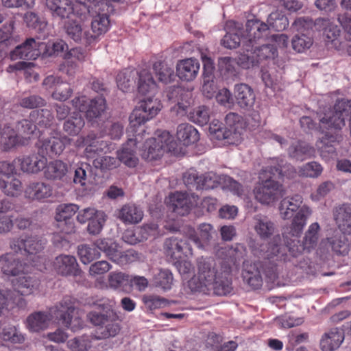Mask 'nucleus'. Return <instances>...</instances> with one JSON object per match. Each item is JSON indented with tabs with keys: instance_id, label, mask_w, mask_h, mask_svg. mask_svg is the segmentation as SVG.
I'll return each mask as SVG.
<instances>
[{
	"instance_id": "obj_1",
	"label": "nucleus",
	"mask_w": 351,
	"mask_h": 351,
	"mask_svg": "<svg viewBox=\"0 0 351 351\" xmlns=\"http://www.w3.org/2000/svg\"><path fill=\"white\" fill-rule=\"evenodd\" d=\"M246 249L241 244L221 247L216 255L221 260L220 271L215 261L210 257L197 259V275L189 282L192 291L217 295H226L232 291L231 272L232 267L237 268L245 254Z\"/></svg>"
},
{
	"instance_id": "obj_2",
	"label": "nucleus",
	"mask_w": 351,
	"mask_h": 351,
	"mask_svg": "<svg viewBox=\"0 0 351 351\" xmlns=\"http://www.w3.org/2000/svg\"><path fill=\"white\" fill-rule=\"evenodd\" d=\"M162 104L158 99L147 97L138 103L130 115V126L128 132L134 137L128 138L121 149L117 152V158L129 167H135L138 164L136 156L137 143L142 138L141 134L145 133V123L155 117L161 110Z\"/></svg>"
},
{
	"instance_id": "obj_3",
	"label": "nucleus",
	"mask_w": 351,
	"mask_h": 351,
	"mask_svg": "<svg viewBox=\"0 0 351 351\" xmlns=\"http://www.w3.org/2000/svg\"><path fill=\"white\" fill-rule=\"evenodd\" d=\"M77 300L70 295L64 296L48 312L37 311L30 314L26 319L27 328L31 332H40L48 327L49 322L55 318L63 326L76 331L84 326L83 321L76 315Z\"/></svg>"
},
{
	"instance_id": "obj_4",
	"label": "nucleus",
	"mask_w": 351,
	"mask_h": 351,
	"mask_svg": "<svg viewBox=\"0 0 351 351\" xmlns=\"http://www.w3.org/2000/svg\"><path fill=\"white\" fill-rule=\"evenodd\" d=\"M283 176L281 167H271L268 170H263L253 190L255 199L267 205L278 201L283 195V185L278 180L282 179Z\"/></svg>"
},
{
	"instance_id": "obj_5",
	"label": "nucleus",
	"mask_w": 351,
	"mask_h": 351,
	"mask_svg": "<svg viewBox=\"0 0 351 351\" xmlns=\"http://www.w3.org/2000/svg\"><path fill=\"white\" fill-rule=\"evenodd\" d=\"M45 242L37 236H21L13 239L10 242V248L21 254H28L32 261V267L43 271L47 269V258L40 253L44 249Z\"/></svg>"
},
{
	"instance_id": "obj_6",
	"label": "nucleus",
	"mask_w": 351,
	"mask_h": 351,
	"mask_svg": "<svg viewBox=\"0 0 351 351\" xmlns=\"http://www.w3.org/2000/svg\"><path fill=\"white\" fill-rule=\"evenodd\" d=\"M348 120L351 135V100L339 99L332 108H329L323 116L319 117V130L324 133L326 130L339 131L346 125V119Z\"/></svg>"
},
{
	"instance_id": "obj_7",
	"label": "nucleus",
	"mask_w": 351,
	"mask_h": 351,
	"mask_svg": "<svg viewBox=\"0 0 351 351\" xmlns=\"http://www.w3.org/2000/svg\"><path fill=\"white\" fill-rule=\"evenodd\" d=\"M165 152L173 155L179 153L177 142L173 136L166 130H157L156 137L149 138L145 143L142 157L147 161L160 159Z\"/></svg>"
},
{
	"instance_id": "obj_8",
	"label": "nucleus",
	"mask_w": 351,
	"mask_h": 351,
	"mask_svg": "<svg viewBox=\"0 0 351 351\" xmlns=\"http://www.w3.org/2000/svg\"><path fill=\"white\" fill-rule=\"evenodd\" d=\"M138 76V90L142 95L154 93L156 90V84L149 71L143 69L139 73L134 70L124 69L120 71L116 77L118 88L123 92H128L135 84L136 76Z\"/></svg>"
},
{
	"instance_id": "obj_9",
	"label": "nucleus",
	"mask_w": 351,
	"mask_h": 351,
	"mask_svg": "<svg viewBox=\"0 0 351 351\" xmlns=\"http://www.w3.org/2000/svg\"><path fill=\"white\" fill-rule=\"evenodd\" d=\"M97 245L108 259L121 267L137 262L141 258L136 250L129 249L122 251L118 244L111 239H99Z\"/></svg>"
},
{
	"instance_id": "obj_10",
	"label": "nucleus",
	"mask_w": 351,
	"mask_h": 351,
	"mask_svg": "<svg viewBox=\"0 0 351 351\" xmlns=\"http://www.w3.org/2000/svg\"><path fill=\"white\" fill-rule=\"evenodd\" d=\"M46 7L53 17L60 19H70L72 16H75L84 20L88 10L84 4L72 0H48Z\"/></svg>"
},
{
	"instance_id": "obj_11",
	"label": "nucleus",
	"mask_w": 351,
	"mask_h": 351,
	"mask_svg": "<svg viewBox=\"0 0 351 351\" xmlns=\"http://www.w3.org/2000/svg\"><path fill=\"white\" fill-rule=\"evenodd\" d=\"M320 226L317 222L311 223L304 234L302 241L287 239V249L291 256H297L304 251L308 252L316 248L319 239Z\"/></svg>"
},
{
	"instance_id": "obj_12",
	"label": "nucleus",
	"mask_w": 351,
	"mask_h": 351,
	"mask_svg": "<svg viewBox=\"0 0 351 351\" xmlns=\"http://www.w3.org/2000/svg\"><path fill=\"white\" fill-rule=\"evenodd\" d=\"M249 49V52L244 50L239 56L237 60V64L245 69L257 66L261 61L274 58L277 55V49L274 45H263L259 47Z\"/></svg>"
},
{
	"instance_id": "obj_13",
	"label": "nucleus",
	"mask_w": 351,
	"mask_h": 351,
	"mask_svg": "<svg viewBox=\"0 0 351 351\" xmlns=\"http://www.w3.org/2000/svg\"><path fill=\"white\" fill-rule=\"evenodd\" d=\"M110 9L99 8L89 13L92 16L91 32H86L85 45H89L99 40L101 36L104 35L110 29Z\"/></svg>"
},
{
	"instance_id": "obj_14",
	"label": "nucleus",
	"mask_w": 351,
	"mask_h": 351,
	"mask_svg": "<svg viewBox=\"0 0 351 351\" xmlns=\"http://www.w3.org/2000/svg\"><path fill=\"white\" fill-rule=\"evenodd\" d=\"M74 108L84 112L88 121L99 117L106 110V101L102 96L89 99L85 95L75 97L71 101Z\"/></svg>"
},
{
	"instance_id": "obj_15",
	"label": "nucleus",
	"mask_w": 351,
	"mask_h": 351,
	"mask_svg": "<svg viewBox=\"0 0 351 351\" xmlns=\"http://www.w3.org/2000/svg\"><path fill=\"white\" fill-rule=\"evenodd\" d=\"M268 25L259 20H248L245 24V34L243 35V49L249 52L258 41L267 39L269 36Z\"/></svg>"
},
{
	"instance_id": "obj_16",
	"label": "nucleus",
	"mask_w": 351,
	"mask_h": 351,
	"mask_svg": "<svg viewBox=\"0 0 351 351\" xmlns=\"http://www.w3.org/2000/svg\"><path fill=\"white\" fill-rule=\"evenodd\" d=\"M83 142L85 146L84 154L89 160H94L99 154L111 152L115 149V144L104 141L93 133L84 137Z\"/></svg>"
},
{
	"instance_id": "obj_17",
	"label": "nucleus",
	"mask_w": 351,
	"mask_h": 351,
	"mask_svg": "<svg viewBox=\"0 0 351 351\" xmlns=\"http://www.w3.org/2000/svg\"><path fill=\"white\" fill-rule=\"evenodd\" d=\"M44 43L37 42L34 38H27L21 45H18L10 52V58L13 60L17 59L36 60L46 49Z\"/></svg>"
},
{
	"instance_id": "obj_18",
	"label": "nucleus",
	"mask_w": 351,
	"mask_h": 351,
	"mask_svg": "<svg viewBox=\"0 0 351 351\" xmlns=\"http://www.w3.org/2000/svg\"><path fill=\"white\" fill-rule=\"evenodd\" d=\"M56 134V136H52L38 140L37 147L42 152L59 156L63 152L66 145H71L72 139L70 137L66 135L62 136L60 132H57Z\"/></svg>"
},
{
	"instance_id": "obj_19",
	"label": "nucleus",
	"mask_w": 351,
	"mask_h": 351,
	"mask_svg": "<svg viewBox=\"0 0 351 351\" xmlns=\"http://www.w3.org/2000/svg\"><path fill=\"white\" fill-rule=\"evenodd\" d=\"M21 171L27 173H38L43 171L47 165V158L43 154L32 153L15 158Z\"/></svg>"
},
{
	"instance_id": "obj_20",
	"label": "nucleus",
	"mask_w": 351,
	"mask_h": 351,
	"mask_svg": "<svg viewBox=\"0 0 351 351\" xmlns=\"http://www.w3.org/2000/svg\"><path fill=\"white\" fill-rule=\"evenodd\" d=\"M164 248L167 256L176 262L193 254L192 247L186 241L177 237L167 239Z\"/></svg>"
},
{
	"instance_id": "obj_21",
	"label": "nucleus",
	"mask_w": 351,
	"mask_h": 351,
	"mask_svg": "<svg viewBox=\"0 0 351 351\" xmlns=\"http://www.w3.org/2000/svg\"><path fill=\"white\" fill-rule=\"evenodd\" d=\"M55 271L62 276H77L81 273L79 265L74 256L60 254L52 263Z\"/></svg>"
},
{
	"instance_id": "obj_22",
	"label": "nucleus",
	"mask_w": 351,
	"mask_h": 351,
	"mask_svg": "<svg viewBox=\"0 0 351 351\" xmlns=\"http://www.w3.org/2000/svg\"><path fill=\"white\" fill-rule=\"evenodd\" d=\"M19 253L9 252L0 256V269L3 274L16 276L26 271V268H29L28 265L21 261Z\"/></svg>"
},
{
	"instance_id": "obj_23",
	"label": "nucleus",
	"mask_w": 351,
	"mask_h": 351,
	"mask_svg": "<svg viewBox=\"0 0 351 351\" xmlns=\"http://www.w3.org/2000/svg\"><path fill=\"white\" fill-rule=\"evenodd\" d=\"M14 289L22 295L32 294L39 286L40 281L34 275L32 276V271L29 273V268L26 271L21 272L19 277L12 281Z\"/></svg>"
},
{
	"instance_id": "obj_24",
	"label": "nucleus",
	"mask_w": 351,
	"mask_h": 351,
	"mask_svg": "<svg viewBox=\"0 0 351 351\" xmlns=\"http://www.w3.org/2000/svg\"><path fill=\"white\" fill-rule=\"evenodd\" d=\"M315 30L324 32L326 42L331 43L336 49H339L341 42L339 40L341 30L339 27L332 23L329 19L318 18L315 24Z\"/></svg>"
},
{
	"instance_id": "obj_25",
	"label": "nucleus",
	"mask_w": 351,
	"mask_h": 351,
	"mask_svg": "<svg viewBox=\"0 0 351 351\" xmlns=\"http://www.w3.org/2000/svg\"><path fill=\"white\" fill-rule=\"evenodd\" d=\"M345 335L342 329L335 327L325 332L319 341L322 351H336L343 343Z\"/></svg>"
},
{
	"instance_id": "obj_26",
	"label": "nucleus",
	"mask_w": 351,
	"mask_h": 351,
	"mask_svg": "<svg viewBox=\"0 0 351 351\" xmlns=\"http://www.w3.org/2000/svg\"><path fill=\"white\" fill-rule=\"evenodd\" d=\"M200 64L199 61L193 58L179 60L176 65L177 76L185 82L194 80L199 73Z\"/></svg>"
},
{
	"instance_id": "obj_27",
	"label": "nucleus",
	"mask_w": 351,
	"mask_h": 351,
	"mask_svg": "<svg viewBox=\"0 0 351 351\" xmlns=\"http://www.w3.org/2000/svg\"><path fill=\"white\" fill-rule=\"evenodd\" d=\"M53 187L51 184L43 182L30 183L25 190V196L31 200L46 202L53 195Z\"/></svg>"
},
{
	"instance_id": "obj_28",
	"label": "nucleus",
	"mask_w": 351,
	"mask_h": 351,
	"mask_svg": "<svg viewBox=\"0 0 351 351\" xmlns=\"http://www.w3.org/2000/svg\"><path fill=\"white\" fill-rule=\"evenodd\" d=\"M183 181L188 188L197 190H208L215 186V183L210 178L203 175L199 176L194 169H190L184 173Z\"/></svg>"
},
{
	"instance_id": "obj_29",
	"label": "nucleus",
	"mask_w": 351,
	"mask_h": 351,
	"mask_svg": "<svg viewBox=\"0 0 351 351\" xmlns=\"http://www.w3.org/2000/svg\"><path fill=\"white\" fill-rule=\"evenodd\" d=\"M213 226L209 223H202L199 226L197 233L193 228H189L186 232V237L192 241L197 247L204 248L211 239Z\"/></svg>"
},
{
	"instance_id": "obj_30",
	"label": "nucleus",
	"mask_w": 351,
	"mask_h": 351,
	"mask_svg": "<svg viewBox=\"0 0 351 351\" xmlns=\"http://www.w3.org/2000/svg\"><path fill=\"white\" fill-rule=\"evenodd\" d=\"M234 97L237 104L243 108L252 107L256 99L253 89L249 85L244 83L235 85Z\"/></svg>"
},
{
	"instance_id": "obj_31",
	"label": "nucleus",
	"mask_w": 351,
	"mask_h": 351,
	"mask_svg": "<svg viewBox=\"0 0 351 351\" xmlns=\"http://www.w3.org/2000/svg\"><path fill=\"white\" fill-rule=\"evenodd\" d=\"M169 204L173 211L181 216L187 215L193 206L188 195L178 191L169 196Z\"/></svg>"
},
{
	"instance_id": "obj_32",
	"label": "nucleus",
	"mask_w": 351,
	"mask_h": 351,
	"mask_svg": "<svg viewBox=\"0 0 351 351\" xmlns=\"http://www.w3.org/2000/svg\"><path fill=\"white\" fill-rule=\"evenodd\" d=\"M143 211L133 204L123 205L119 210L118 218L125 224H136L141 221Z\"/></svg>"
},
{
	"instance_id": "obj_33",
	"label": "nucleus",
	"mask_w": 351,
	"mask_h": 351,
	"mask_svg": "<svg viewBox=\"0 0 351 351\" xmlns=\"http://www.w3.org/2000/svg\"><path fill=\"white\" fill-rule=\"evenodd\" d=\"M335 219L336 223L343 233L351 234V205L343 204L335 210Z\"/></svg>"
},
{
	"instance_id": "obj_34",
	"label": "nucleus",
	"mask_w": 351,
	"mask_h": 351,
	"mask_svg": "<svg viewBox=\"0 0 351 351\" xmlns=\"http://www.w3.org/2000/svg\"><path fill=\"white\" fill-rule=\"evenodd\" d=\"M44 169V175L47 180H62L68 173L69 167L62 160H55L47 163Z\"/></svg>"
},
{
	"instance_id": "obj_35",
	"label": "nucleus",
	"mask_w": 351,
	"mask_h": 351,
	"mask_svg": "<svg viewBox=\"0 0 351 351\" xmlns=\"http://www.w3.org/2000/svg\"><path fill=\"white\" fill-rule=\"evenodd\" d=\"M311 215V210L306 205L302 206L293 216L290 226V232L293 237H298L306 223V220Z\"/></svg>"
},
{
	"instance_id": "obj_36",
	"label": "nucleus",
	"mask_w": 351,
	"mask_h": 351,
	"mask_svg": "<svg viewBox=\"0 0 351 351\" xmlns=\"http://www.w3.org/2000/svg\"><path fill=\"white\" fill-rule=\"evenodd\" d=\"M78 210L79 206L74 204H61L56 209V220L58 222H65L68 226V229L65 231L66 234L73 231L74 224L70 222V219Z\"/></svg>"
},
{
	"instance_id": "obj_37",
	"label": "nucleus",
	"mask_w": 351,
	"mask_h": 351,
	"mask_svg": "<svg viewBox=\"0 0 351 351\" xmlns=\"http://www.w3.org/2000/svg\"><path fill=\"white\" fill-rule=\"evenodd\" d=\"M242 276L243 280L254 289H259L262 286V276L256 264L243 262Z\"/></svg>"
},
{
	"instance_id": "obj_38",
	"label": "nucleus",
	"mask_w": 351,
	"mask_h": 351,
	"mask_svg": "<svg viewBox=\"0 0 351 351\" xmlns=\"http://www.w3.org/2000/svg\"><path fill=\"white\" fill-rule=\"evenodd\" d=\"M210 136L213 141H221L223 145L238 144L242 139L241 133L239 131H232L225 127L210 134Z\"/></svg>"
},
{
	"instance_id": "obj_39",
	"label": "nucleus",
	"mask_w": 351,
	"mask_h": 351,
	"mask_svg": "<svg viewBox=\"0 0 351 351\" xmlns=\"http://www.w3.org/2000/svg\"><path fill=\"white\" fill-rule=\"evenodd\" d=\"M177 138L183 143L188 146L198 141L199 136L198 131L189 123H182L177 128Z\"/></svg>"
},
{
	"instance_id": "obj_40",
	"label": "nucleus",
	"mask_w": 351,
	"mask_h": 351,
	"mask_svg": "<svg viewBox=\"0 0 351 351\" xmlns=\"http://www.w3.org/2000/svg\"><path fill=\"white\" fill-rule=\"evenodd\" d=\"M64 28L67 36L76 43L83 42L85 44V37L87 30H84L82 26L78 21L75 19H69L65 23Z\"/></svg>"
},
{
	"instance_id": "obj_41",
	"label": "nucleus",
	"mask_w": 351,
	"mask_h": 351,
	"mask_svg": "<svg viewBox=\"0 0 351 351\" xmlns=\"http://www.w3.org/2000/svg\"><path fill=\"white\" fill-rule=\"evenodd\" d=\"M97 239L92 245L82 244L78 246L77 254L83 264H88L100 256V248L97 246Z\"/></svg>"
},
{
	"instance_id": "obj_42",
	"label": "nucleus",
	"mask_w": 351,
	"mask_h": 351,
	"mask_svg": "<svg viewBox=\"0 0 351 351\" xmlns=\"http://www.w3.org/2000/svg\"><path fill=\"white\" fill-rule=\"evenodd\" d=\"M0 189L6 195L18 196L22 191V183L13 176L0 178Z\"/></svg>"
},
{
	"instance_id": "obj_43",
	"label": "nucleus",
	"mask_w": 351,
	"mask_h": 351,
	"mask_svg": "<svg viewBox=\"0 0 351 351\" xmlns=\"http://www.w3.org/2000/svg\"><path fill=\"white\" fill-rule=\"evenodd\" d=\"M85 122L83 117L79 114H74L63 123V131L67 136H77L84 127Z\"/></svg>"
},
{
	"instance_id": "obj_44",
	"label": "nucleus",
	"mask_w": 351,
	"mask_h": 351,
	"mask_svg": "<svg viewBox=\"0 0 351 351\" xmlns=\"http://www.w3.org/2000/svg\"><path fill=\"white\" fill-rule=\"evenodd\" d=\"M315 149L313 147L304 142H297L289 148L290 157L298 160H304L313 155Z\"/></svg>"
},
{
	"instance_id": "obj_45",
	"label": "nucleus",
	"mask_w": 351,
	"mask_h": 351,
	"mask_svg": "<svg viewBox=\"0 0 351 351\" xmlns=\"http://www.w3.org/2000/svg\"><path fill=\"white\" fill-rule=\"evenodd\" d=\"M153 285L163 291H168L172 288L173 284V276L169 269H162L156 274L152 280Z\"/></svg>"
},
{
	"instance_id": "obj_46",
	"label": "nucleus",
	"mask_w": 351,
	"mask_h": 351,
	"mask_svg": "<svg viewBox=\"0 0 351 351\" xmlns=\"http://www.w3.org/2000/svg\"><path fill=\"white\" fill-rule=\"evenodd\" d=\"M29 118L34 121L36 127L43 128L49 127L53 121V115L48 109L33 110L29 114Z\"/></svg>"
},
{
	"instance_id": "obj_47",
	"label": "nucleus",
	"mask_w": 351,
	"mask_h": 351,
	"mask_svg": "<svg viewBox=\"0 0 351 351\" xmlns=\"http://www.w3.org/2000/svg\"><path fill=\"white\" fill-rule=\"evenodd\" d=\"M121 330L119 324L114 321L108 320L104 325L98 327L96 330L95 339H104L110 337H114Z\"/></svg>"
},
{
	"instance_id": "obj_48",
	"label": "nucleus",
	"mask_w": 351,
	"mask_h": 351,
	"mask_svg": "<svg viewBox=\"0 0 351 351\" xmlns=\"http://www.w3.org/2000/svg\"><path fill=\"white\" fill-rule=\"evenodd\" d=\"M346 234L342 232L335 234L329 239L332 250L337 254L346 255L349 252L348 239Z\"/></svg>"
},
{
	"instance_id": "obj_49",
	"label": "nucleus",
	"mask_w": 351,
	"mask_h": 351,
	"mask_svg": "<svg viewBox=\"0 0 351 351\" xmlns=\"http://www.w3.org/2000/svg\"><path fill=\"white\" fill-rule=\"evenodd\" d=\"M153 69L158 80L165 84L170 82L174 75L173 69L162 61L156 62L153 64Z\"/></svg>"
},
{
	"instance_id": "obj_50",
	"label": "nucleus",
	"mask_w": 351,
	"mask_h": 351,
	"mask_svg": "<svg viewBox=\"0 0 351 351\" xmlns=\"http://www.w3.org/2000/svg\"><path fill=\"white\" fill-rule=\"evenodd\" d=\"M16 131L14 130L16 133L19 135L21 143L19 145L24 144L23 138L20 135L27 136L28 138H30L31 135H33L37 127L33 120L28 117V119H24L21 121H18L16 125Z\"/></svg>"
},
{
	"instance_id": "obj_51",
	"label": "nucleus",
	"mask_w": 351,
	"mask_h": 351,
	"mask_svg": "<svg viewBox=\"0 0 351 351\" xmlns=\"http://www.w3.org/2000/svg\"><path fill=\"white\" fill-rule=\"evenodd\" d=\"M243 35L240 29L228 32L222 38L221 45L228 49H235L241 42L243 44Z\"/></svg>"
},
{
	"instance_id": "obj_52",
	"label": "nucleus",
	"mask_w": 351,
	"mask_h": 351,
	"mask_svg": "<svg viewBox=\"0 0 351 351\" xmlns=\"http://www.w3.org/2000/svg\"><path fill=\"white\" fill-rule=\"evenodd\" d=\"M0 338L12 343H22L25 341L24 335L15 326L3 328Z\"/></svg>"
},
{
	"instance_id": "obj_53",
	"label": "nucleus",
	"mask_w": 351,
	"mask_h": 351,
	"mask_svg": "<svg viewBox=\"0 0 351 351\" xmlns=\"http://www.w3.org/2000/svg\"><path fill=\"white\" fill-rule=\"evenodd\" d=\"M91 173L92 167L87 162L80 163L75 171L74 182L85 186L88 177L91 175Z\"/></svg>"
},
{
	"instance_id": "obj_54",
	"label": "nucleus",
	"mask_w": 351,
	"mask_h": 351,
	"mask_svg": "<svg viewBox=\"0 0 351 351\" xmlns=\"http://www.w3.org/2000/svg\"><path fill=\"white\" fill-rule=\"evenodd\" d=\"M67 346L71 351H88L91 347V341L88 335H82L69 340Z\"/></svg>"
},
{
	"instance_id": "obj_55",
	"label": "nucleus",
	"mask_w": 351,
	"mask_h": 351,
	"mask_svg": "<svg viewBox=\"0 0 351 351\" xmlns=\"http://www.w3.org/2000/svg\"><path fill=\"white\" fill-rule=\"evenodd\" d=\"M313 45V38L305 33L296 34L292 40V46L298 53L309 49Z\"/></svg>"
},
{
	"instance_id": "obj_56",
	"label": "nucleus",
	"mask_w": 351,
	"mask_h": 351,
	"mask_svg": "<svg viewBox=\"0 0 351 351\" xmlns=\"http://www.w3.org/2000/svg\"><path fill=\"white\" fill-rule=\"evenodd\" d=\"M322 166L317 162H308L298 169V175L307 178H317L322 172Z\"/></svg>"
},
{
	"instance_id": "obj_57",
	"label": "nucleus",
	"mask_w": 351,
	"mask_h": 351,
	"mask_svg": "<svg viewBox=\"0 0 351 351\" xmlns=\"http://www.w3.org/2000/svg\"><path fill=\"white\" fill-rule=\"evenodd\" d=\"M209 118V109L204 106H199L189 113L190 120L200 125L208 123Z\"/></svg>"
},
{
	"instance_id": "obj_58",
	"label": "nucleus",
	"mask_w": 351,
	"mask_h": 351,
	"mask_svg": "<svg viewBox=\"0 0 351 351\" xmlns=\"http://www.w3.org/2000/svg\"><path fill=\"white\" fill-rule=\"evenodd\" d=\"M255 230L263 239H266L272 235L275 230L274 224L267 219H258L255 226Z\"/></svg>"
},
{
	"instance_id": "obj_59",
	"label": "nucleus",
	"mask_w": 351,
	"mask_h": 351,
	"mask_svg": "<svg viewBox=\"0 0 351 351\" xmlns=\"http://www.w3.org/2000/svg\"><path fill=\"white\" fill-rule=\"evenodd\" d=\"M109 286L114 289H119L130 282V276L121 271H113L108 276Z\"/></svg>"
},
{
	"instance_id": "obj_60",
	"label": "nucleus",
	"mask_w": 351,
	"mask_h": 351,
	"mask_svg": "<svg viewBox=\"0 0 351 351\" xmlns=\"http://www.w3.org/2000/svg\"><path fill=\"white\" fill-rule=\"evenodd\" d=\"M317 19L313 21L309 16H302L297 18L292 24V28L300 34L308 32L309 30L315 29Z\"/></svg>"
},
{
	"instance_id": "obj_61",
	"label": "nucleus",
	"mask_w": 351,
	"mask_h": 351,
	"mask_svg": "<svg viewBox=\"0 0 351 351\" xmlns=\"http://www.w3.org/2000/svg\"><path fill=\"white\" fill-rule=\"evenodd\" d=\"M106 220V215L103 211H99L89 222L87 227L88 232L91 234H98L101 231Z\"/></svg>"
},
{
	"instance_id": "obj_62",
	"label": "nucleus",
	"mask_w": 351,
	"mask_h": 351,
	"mask_svg": "<svg viewBox=\"0 0 351 351\" xmlns=\"http://www.w3.org/2000/svg\"><path fill=\"white\" fill-rule=\"evenodd\" d=\"M45 104L46 101L43 97L35 95L23 97L19 101L20 106L29 109L43 107Z\"/></svg>"
},
{
	"instance_id": "obj_63",
	"label": "nucleus",
	"mask_w": 351,
	"mask_h": 351,
	"mask_svg": "<svg viewBox=\"0 0 351 351\" xmlns=\"http://www.w3.org/2000/svg\"><path fill=\"white\" fill-rule=\"evenodd\" d=\"M73 93V89L70 85L63 82L56 88L55 90L52 93V97L60 101H64L69 99Z\"/></svg>"
},
{
	"instance_id": "obj_64",
	"label": "nucleus",
	"mask_w": 351,
	"mask_h": 351,
	"mask_svg": "<svg viewBox=\"0 0 351 351\" xmlns=\"http://www.w3.org/2000/svg\"><path fill=\"white\" fill-rule=\"evenodd\" d=\"M93 163L95 168L100 169H111L116 168L118 165L117 158L111 156L96 158Z\"/></svg>"
}]
</instances>
